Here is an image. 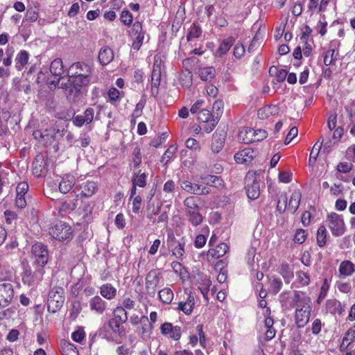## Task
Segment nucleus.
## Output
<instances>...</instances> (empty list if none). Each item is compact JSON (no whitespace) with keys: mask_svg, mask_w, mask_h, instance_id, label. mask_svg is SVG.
<instances>
[{"mask_svg":"<svg viewBox=\"0 0 355 355\" xmlns=\"http://www.w3.org/2000/svg\"><path fill=\"white\" fill-rule=\"evenodd\" d=\"M50 73L52 76L51 79L47 74V71L41 70L37 75V81L39 83H46L50 89L55 88L64 73V68L62 59L55 58L53 60L49 67Z\"/></svg>","mask_w":355,"mask_h":355,"instance_id":"nucleus-1","label":"nucleus"},{"mask_svg":"<svg viewBox=\"0 0 355 355\" xmlns=\"http://www.w3.org/2000/svg\"><path fill=\"white\" fill-rule=\"evenodd\" d=\"M33 264L38 268V273L42 276L44 274L43 268L49 261V250L47 247L42 243H35L31 248Z\"/></svg>","mask_w":355,"mask_h":355,"instance_id":"nucleus-2","label":"nucleus"},{"mask_svg":"<svg viewBox=\"0 0 355 355\" xmlns=\"http://www.w3.org/2000/svg\"><path fill=\"white\" fill-rule=\"evenodd\" d=\"M301 193L298 190L294 191L289 199L288 203H287V197L285 194H282L279 196L277 209L279 213H283L286 210L290 211L291 213H295L297 209L300 200H301Z\"/></svg>","mask_w":355,"mask_h":355,"instance_id":"nucleus-3","label":"nucleus"},{"mask_svg":"<svg viewBox=\"0 0 355 355\" xmlns=\"http://www.w3.org/2000/svg\"><path fill=\"white\" fill-rule=\"evenodd\" d=\"M49 234L59 241H69L73 238L71 227L64 222H58L49 228Z\"/></svg>","mask_w":355,"mask_h":355,"instance_id":"nucleus-4","label":"nucleus"},{"mask_svg":"<svg viewBox=\"0 0 355 355\" xmlns=\"http://www.w3.org/2000/svg\"><path fill=\"white\" fill-rule=\"evenodd\" d=\"M327 225L334 236H341L345 232V223L341 215L336 213H331L328 215Z\"/></svg>","mask_w":355,"mask_h":355,"instance_id":"nucleus-5","label":"nucleus"},{"mask_svg":"<svg viewBox=\"0 0 355 355\" xmlns=\"http://www.w3.org/2000/svg\"><path fill=\"white\" fill-rule=\"evenodd\" d=\"M127 313L119 312L120 314H116V312H114V317L108 322L109 328L113 333L118 334L121 337L124 336L125 333L123 324L128 320Z\"/></svg>","mask_w":355,"mask_h":355,"instance_id":"nucleus-6","label":"nucleus"},{"mask_svg":"<svg viewBox=\"0 0 355 355\" xmlns=\"http://www.w3.org/2000/svg\"><path fill=\"white\" fill-rule=\"evenodd\" d=\"M64 302L63 291L61 288L52 289L49 294L47 301L48 311L60 310Z\"/></svg>","mask_w":355,"mask_h":355,"instance_id":"nucleus-7","label":"nucleus"},{"mask_svg":"<svg viewBox=\"0 0 355 355\" xmlns=\"http://www.w3.org/2000/svg\"><path fill=\"white\" fill-rule=\"evenodd\" d=\"M14 295V289L10 282H0V309L5 308L11 302Z\"/></svg>","mask_w":355,"mask_h":355,"instance_id":"nucleus-8","label":"nucleus"},{"mask_svg":"<svg viewBox=\"0 0 355 355\" xmlns=\"http://www.w3.org/2000/svg\"><path fill=\"white\" fill-rule=\"evenodd\" d=\"M162 280L161 273L156 270H150L146 277V288L149 295L154 296L157 286Z\"/></svg>","mask_w":355,"mask_h":355,"instance_id":"nucleus-9","label":"nucleus"},{"mask_svg":"<svg viewBox=\"0 0 355 355\" xmlns=\"http://www.w3.org/2000/svg\"><path fill=\"white\" fill-rule=\"evenodd\" d=\"M130 36L133 40L132 46L135 50L138 51L144 40V32L142 31L141 24L137 21L133 24L130 31Z\"/></svg>","mask_w":355,"mask_h":355,"instance_id":"nucleus-10","label":"nucleus"},{"mask_svg":"<svg viewBox=\"0 0 355 355\" xmlns=\"http://www.w3.org/2000/svg\"><path fill=\"white\" fill-rule=\"evenodd\" d=\"M91 74L92 69L90 66L83 62H76L71 64L67 71V76L90 77Z\"/></svg>","mask_w":355,"mask_h":355,"instance_id":"nucleus-11","label":"nucleus"},{"mask_svg":"<svg viewBox=\"0 0 355 355\" xmlns=\"http://www.w3.org/2000/svg\"><path fill=\"white\" fill-rule=\"evenodd\" d=\"M161 334L178 341L182 336V329L179 326H173L171 322H164L160 327Z\"/></svg>","mask_w":355,"mask_h":355,"instance_id":"nucleus-12","label":"nucleus"},{"mask_svg":"<svg viewBox=\"0 0 355 355\" xmlns=\"http://www.w3.org/2000/svg\"><path fill=\"white\" fill-rule=\"evenodd\" d=\"M137 331L144 340H148L153 331V324L146 315H141Z\"/></svg>","mask_w":355,"mask_h":355,"instance_id":"nucleus-13","label":"nucleus"},{"mask_svg":"<svg viewBox=\"0 0 355 355\" xmlns=\"http://www.w3.org/2000/svg\"><path fill=\"white\" fill-rule=\"evenodd\" d=\"M181 188L188 193L196 195H204L209 193V188L198 184H193L189 181L184 180L180 182Z\"/></svg>","mask_w":355,"mask_h":355,"instance_id":"nucleus-14","label":"nucleus"},{"mask_svg":"<svg viewBox=\"0 0 355 355\" xmlns=\"http://www.w3.org/2000/svg\"><path fill=\"white\" fill-rule=\"evenodd\" d=\"M28 190V185L26 182H22L17 184L16 188L15 205L19 208H24L26 206L25 195Z\"/></svg>","mask_w":355,"mask_h":355,"instance_id":"nucleus-15","label":"nucleus"},{"mask_svg":"<svg viewBox=\"0 0 355 355\" xmlns=\"http://www.w3.org/2000/svg\"><path fill=\"white\" fill-rule=\"evenodd\" d=\"M78 190L82 197L89 198L98 191V184L94 181L87 180L78 186Z\"/></svg>","mask_w":355,"mask_h":355,"instance_id":"nucleus-16","label":"nucleus"},{"mask_svg":"<svg viewBox=\"0 0 355 355\" xmlns=\"http://www.w3.org/2000/svg\"><path fill=\"white\" fill-rule=\"evenodd\" d=\"M94 111L92 108H87L83 114L76 115L73 118V123L77 127H81L84 124L90 123L94 119Z\"/></svg>","mask_w":355,"mask_h":355,"instance_id":"nucleus-17","label":"nucleus"},{"mask_svg":"<svg viewBox=\"0 0 355 355\" xmlns=\"http://www.w3.org/2000/svg\"><path fill=\"white\" fill-rule=\"evenodd\" d=\"M255 156L254 151L250 148H245L234 155V159L238 164H247L250 162Z\"/></svg>","mask_w":355,"mask_h":355,"instance_id":"nucleus-18","label":"nucleus"},{"mask_svg":"<svg viewBox=\"0 0 355 355\" xmlns=\"http://www.w3.org/2000/svg\"><path fill=\"white\" fill-rule=\"evenodd\" d=\"M246 193L248 197L251 200L259 198L260 195L259 184L254 178L252 180L250 177L247 178Z\"/></svg>","mask_w":355,"mask_h":355,"instance_id":"nucleus-19","label":"nucleus"},{"mask_svg":"<svg viewBox=\"0 0 355 355\" xmlns=\"http://www.w3.org/2000/svg\"><path fill=\"white\" fill-rule=\"evenodd\" d=\"M184 245L185 243L184 242L176 241L175 236L171 234V241L169 247L171 248L173 256L177 259H182L185 253Z\"/></svg>","mask_w":355,"mask_h":355,"instance_id":"nucleus-20","label":"nucleus"},{"mask_svg":"<svg viewBox=\"0 0 355 355\" xmlns=\"http://www.w3.org/2000/svg\"><path fill=\"white\" fill-rule=\"evenodd\" d=\"M76 183V180L73 175L66 174L62 178L59 183V191L62 193H69L73 187Z\"/></svg>","mask_w":355,"mask_h":355,"instance_id":"nucleus-21","label":"nucleus"},{"mask_svg":"<svg viewBox=\"0 0 355 355\" xmlns=\"http://www.w3.org/2000/svg\"><path fill=\"white\" fill-rule=\"evenodd\" d=\"M160 67L154 64L151 76V92L154 96H155L158 93V87L160 84Z\"/></svg>","mask_w":355,"mask_h":355,"instance_id":"nucleus-22","label":"nucleus"},{"mask_svg":"<svg viewBox=\"0 0 355 355\" xmlns=\"http://www.w3.org/2000/svg\"><path fill=\"white\" fill-rule=\"evenodd\" d=\"M55 130L54 128L46 129L44 132L36 130L33 132V136L37 139H40L45 144L51 143L55 137Z\"/></svg>","mask_w":355,"mask_h":355,"instance_id":"nucleus-23","label":"nucleus"},{"mask_svg":"<svg viewBox=\"0 0 355 355\" xmlns=\"http://www.w3.org/2000/svg\"><path fill=\"white\" fill-rule=\"evenodd\" d=\"M186 301H181L179 303L180 311H193L196 308V304L198 302V300L196 299L195 295L191 293H187Z\"/></svg>","mask_w":355,"mask_h":355,"instance_id":"nucleus-24","label":"nucleus"},{"mask_svg":"<svg viewBox=\"0 0 355 355\" xmlns=\"http://www.w3.org/2000/svg\"><path fill=\"white\" fill-rule=\"evenodd\" d=\"M68 80L76 89L79 90L83 87H87L89 84L91 79L90 77L68 76Z\"/></svg>","mask_w":355,"mask_h":355,"instance_id":"nucleus-25","label":"nucleus"},{"mask_svg":"<svg viewBox=\"0 0 355 355\" xmlns=\"http://www.w3.org/2000/svg\"><path fill=\"white\" fill-rule=\"evenodd\" d=\"M279 111V109L277 105H266L258 110L257 115L260 119H265L271 115L278 114Z\"/></svg>","mask_w":355,"mask_h":355,"instance_id":"nucleus-26","label":"nucleus"},{"mask_svg":"<svg viewBox=\"0 0 355 355\" xmlns=\"http://www.w3.org/2000/svg\"><path fill=\"white\" fill-rule=\"evenodd\" d=\"M114 58L112 50L109 47H103L98 53V60L102 65L108 64Z\"/></svg>","mask_w":355,"mask_h":355,"instance_id":"nucleus-27","label":"nucleus"},{"mask_svg":"<svg viewBox=\"0 0 355 355\" xmlns=\"http://www.w3.org/2000/svg\"><path fill=\"white\" fill-rule=\"evenodd\" d=\"M254 129L249 128H242L239 132L238 139L239 141L250 144L253 142Z\"/></svg>","mask_w":355,"mask_h":355,"instance_id":"nucleus-28","label":"nucleus"},{"mask_svg":"<svg viewBox=\"0 0 355 355\" xmlns=\"http://www.w3.org/2000/svg\"><path fill=\"white\" fill-rule=\"evenodd\" d=\"M355 271V266L349 261H343L339 266V274L340 277H345L350 276Z\"/></svg>","mask_w":355,"mask_h":355,"instance_id":"nucleus-29","label":"nucleus"},{"mask_svg":"<svg viewBox=\"0 0 355 355\" xmlns=\"http://www.w3.org/2000/svg\"><path fill=\"white\" fill-rule=\"evenodd\" d=\"M233 43L234 40L232 37H228L227 39L223 40L216 51L215 55L217 57H222L225 55L233 45Z\"/></svg>","mask_w":355,"mask_h":355,"instance_id":"nucleus-30","label":"nucleus"},{"mask_svg":"<svg viewBox=\"0 0 355 355\" xmlns=\"http://www.w3.org/2000/svg\"><path fill=\"white\" fill-rule=\"evenodd\" d=\"M60 352L62 355H79L76 345L65 340L60 344Z\"/></svg>","mask_w":355,"mask_h":355,"instance_id":"nucleus-31","label":"nucleus"},{"mask_svg":"<svg viewBox=\"0 0 355 355\" xmlns=\"http://www.w3.org/2000/svg\"><path fill=\"white\" fill-rule=\"evenodd\" d=\"M229 247L226 243H222L218 245L215 248L210 249L208 254L213 258H220L225 254L227 252Z\"/></svg>","mask_w":355,"mask_h":355,"instance_id":"nucleus-32","label":"nucleus"},{"mask_svg":"<svg viewBox=\"0 0 355 355\" xmlns=\"http://www.w3.org/2000/svg\"><path fill=\"white\" fill-rule=\"evenodd\" d=\"M28 59L29 55L28 52L24 50L20 51L15 58V67L17 69L21 71L28 63Z\"/></svg>","mask_w":355,"mask_h":355,"instance_id":"nucleus-33","label":"nucleus"},{"mask_svg":"<svg viewBox=\"0 0 355 355\" xmlns=\"http://www.w3.org/2000/svg\"><path fill=\"white\" fill-rule=\"evenodd\" d=\"M101 295L107 299H113L116 295V289L110 284H105L100 288Z\"/></svg>","mask_w":355,"mask_h":355,"instance_id":"nucleus-34","label":"nucleus"},{"mask_svg":"<svg viewBox=\"0 0 355 355\" xmlns=\"http://www.w3.org/2000/svg\"><path fill=\"white\" fill-rule=\"evenodd\" d=\"M42 276H41L38 273V268H37V274L33 275L32 271L31 270H26L24 272L22 280L24 284L28 285H32L35 283V281H40L42 279Z\"/></svg>","mask_w":355,"mask_h":355,"instance_id":"nucleus-35","label":"nucleus"},{"mask_svg":"<svg viewBox=\"0 0 355 355\" xmlns=\"http://www.w3.org/2000/svg\"><path fill=\"white\" fill-rule=\"evenodd\" d=\"M198 74L202 80L207 81L214 78L216 71L212 67H205L199 69Z\"/></svg>","mask_w":355,"mask_h":355,"instance_id":"nucleus-36","label":"nucleus"},{"mask_svg":"<svg viewBox=\"0 0 355 355\" xmlns=\"http://www.w3.org/2000/svg\"><path fill=\"white\" fill-rule=\"evenodd\" d=\"M184 205L185 207L186 214L191 212L192 211L199 210L197 199L193 196L187 198L184 201Z\"/></svg>","mask_w":355,"mask_h":355,"instance_id":"nucleus-37","label":"nucleus"},{"mask_svg":"<svg viewBox=\"0 0 355 355\" xmlns=\"http://www.w3.org/2000/svg\"><path fill=\"white\" fill-rule=\"evenodd\" d=\"M311 312H295V322L298 327H303L308 322Z\"/></svg>","mask_w":355,"mask_h":355,"instance_id":"nucleus-38","label":"nucleus"},{"mask_svg":"<svg viewBox=\"0 0 355 355\" xmlns=\"http://www.w3.org/2000/svg\"><path fill=\"white\" fill-rule=\"evenodd\" d=\"M173 292L169 288H164L159 292V297L162 302L169 304L173 299Z\"/></svg>","mask_w":355,"mask_h":355,"instance_id":"nucleus-39","label":"nucleus"},{"mask_svg":"<svg viewBox=\"0 0 355 355\" xmlns=\"http://www.w3.org/2000/svg\"><path fill=\"white\" fill-rule=\"evenodd\" d=\"M90 308L94 311H103L105 309V302L100 297L96 296L90 300Z\"/></svg>","mask_w":355,"mask_h":355,"instance_id":"nucleus-40","label":"nucleus"},{"mask_svg":"<svg viewBox=\"0 0 355 355\" xmlns=\"http://www.w3.org/2000/svg\"><path fill=\"white\" fill-rule=\"evenodd\" d=\"M225 138L223 136L217 137L216 135H214V139L211 144V150L214 153H218L223 148Z\"/></svg>","mask_w":355,"mask_h":355,"instance_id":"nucleus-41","label":"nucleus"},{"mask_svg":"<svg viewBox=\"0 0 355 355\" xmlns=\"http://www.w3.org/2000/svg\"><path fill=\"white\" fill-rule=\"evenodd\" d=\"M189 222L194 226L199 225L203 220L202 215L200 214L199 210L191 211L187 214Z\"/></svg>","mask_w":355,"mask_h":355,"instance_id":"nucleus-42","label":"nucleus"},{"mask_svg":"<svg viewBox=\"0 0 355 355\" xmlns=\"http://www.w3.org/2000/svg\"><path fill=\"white\" fill-rule=\"evenodd\" d=\"M180 84L182 87H189L192 84V74L191 72L186 70L180 77Z\"/></svg>","mask_w":355,"mask_h":355,"instance_id":"nucleus-43","label":"nucleus"},{"mask_svg":"<svg viewBox=\"0 0 355 355\" xmlns=\"http://www.w3.org/2000/svg\"><path fill=\"white\" fill-rule=\"evenodd\" d=\"M202 33L201 28L196 24H193L189 30L187 34V40L191 41L195 38H198Z\"/></svg>","mask_w":355,"mask_h":355,"instance_id":"nucleus-44","label":"nucleus"},{"mask_svg":"<svg viewBox=\"0 0 355 355\" xmlns=\"http://www.w3.org/2000/svg\"><path fill=\"white\" fill-rule=\"evenodd\" d=\"M327 230L325 227L320 226L317 232V242L319 246H324L326 243Z\"/></svg>","mask_w":355,"mask_h":355,"instance_id":"nucleus-45","label":"nucleus"},{"mask_svg":"<svg viewBox=\"0 0 355 355\" xmlns=\"http://www.w3.org/2000/svg\"><path fill=\"white\" fill-rule=\"evenodd\" d=\"M185 146L187 148L195 152L201 150L200 142L193 137H189L186 140Z\"/></svg>","mask_w":355,"mask_h":355,"instance_id":"nucleus-46","label":"nucleus"},{"mask_svg":"<svg viewBox=\"0 0 355 355\" xmlns=\"http://www.w3.org/2000/svg\"><path fill=\"white\" fill-rule=\"evenodd\" d=\"M282 286V282L280 279L272 278L270 282L269 291L273 294H276L281 290Z\"/></svg>","mask_w":355,"mask_h":355,"instance_id":"nucleus-47","label":"nucleus"},{"mask_svg":"<svg viewBox=\"0 0 355 355\" xmlns=\"http://www.w3.org/2000/svg\"><path fill=\"white\" fill-rule=\"evenodd\" d=\"M178 147L175 145H171L164 153L161 162L166 164L173 156L177 151Z\"/></svg>","mask_w":355,"mask_h":355,"instance_id":"nucleus-48","label":"nucleus"},{"mask_svg":"<svg viewBox=\"0 0 355 355\" xmlns=\"http://www.w3.org/2000/svg\"><path fill=\"white\" fill-rule=\"evenodd\" d=\"M130 202H131L132 211L135 214H138L141 206V197L140 196H137L134 197V198H130Z\"/></svg>","mask_w":355,"mask_h":355,"instance_id":"nucleus-49","label":"nucleus"},{"mask_svg":"<svg viewBox=\"0 0 355 355\" xmlns=\"http://www.w3.org/2000/svg\"><path fill=\"white\" fill-rule=\"evenodd\" d=\"M269 72L270 73H276V78L278 82L284 81L288 75L286 70H285V69H279V70L275 67H270Z\"/></svg>","mask_w":355,"mask_h":355,"instance_id":"nucleus-50","label":"nucleus"},{"mask_svg":"<svg viewBox=\"0 0 355 355\" xmlns=\"http://www.w3.org/2000/svg\"><path fill=\"white\" fill-rule=\"evenodd\" d=\"M315 29L317 32L323 36L327 33V22L324 17H321L318 22Z\"/></svg>","mask_w":355,"mask_h":355,"instance_id":"nucleus-51","label":"nucleus"},{"mask_svg":"<svg viewBox=\"0 0 355 355\" xmlns=\"http://www.w3.org/2000/svg\"><path fill=\"white\" fill-rule=\"evenodd\" d=\"M307 234L304 230L298 229L295 232L293 241L296 243L302 244L306 239Z\"/></svg>","mask_w":355,"mask_h":355,"instance_id":"nucleus-52","label":"nucleus"},{"mask_svg":"<svg viewBox=\"0 0 355 355\" xmlns=\"http://www.w3.org/2000/svg\"><path fill=\"white\" fill-rule=\"evenodd\" d=\"M212 114L209 110L202 109L200 110L198 115V120L201 123H207L211 118Z\"/></svg>","mask_w":355,"mask_h":355,"instance_id":"nucleus-53","label":"nucleus"},{"mask_svg":"<svg viewBox=\"0 0 355 355\" xmlns=\"http://www.w3.org/2000/svg\"><path fill=\"white\" fill-rule=\"evenodd\" d=\"M334 54L335 51L334 49H329L324 53L323 62L326 66H329L334 62L336 60Z\"/></svg>","mask_w":355,"mask_h":355,"instance_id":"nucleus-54","label":"nucleus"},{"mask_svg":"<svg viewBox=\"0 0 355 355\" xmlns=\"http://www.w3.org/2000/svg\"><path fill=\"white\" fill-rule=\"evenodd\" d=\"M85 331L83 329H78L72 333L71 338L76 343H82L85 340Z\"/></svg>","mask_w":355,"mask_h":355,"instance_id":"nucleus-55","label":"nucleus"},{"mask_svg":"<svg viewBox=\"0 0 355 355\" xmlns=\"http://www.w3.org/2000/svg\"><path fill=\"white\" fill-rule=\"evenodd\" d=\"M132 184L139 187H144L146 184V175L145 173L135 175L132 179Z\"/></svg>","mask_w":355,"mask_h":355,"instance_id":"nucleus-56","label":"nucleus"},{"mask_svg":"<svg viewBox=\"0 0 355 355\" xmlns=\"http://www.w3.org/2000/svg\"><path fill=\"white\" fill-rule=\"evenodd\" d=\"M343 339L344 341L351 345L355 340V325L349 328L345 334Z\"/></svg>","mask_w":355,"mask_h":355,"instance_id":"nucleus-57","label":"nucleus"},{"mask_svg":"<svg viewBox=\"0 0 355 355\" xmlns=\"http://www.w3.org/2000/svg\"><path fill=\"white\" fill-rule=\"evenodd\" d=\"M202 283L199 284L198 288L200 290L202 294L205 297L208 294L209 288L211 286V282L207 278L202 279Z\"/></svg>","mask_w":355,"mask_h":355,"instance_id":"nucleus-58","label":"nucleus"},{"mask_svg":"<svg viewBox=\"0 0 355 355\" xmlns=\"http://www.w3.org/2000/svg\"><path fill=\"white\" fill-rule=\"evenodd\" d=\"M329 286L330 284L329 280L327 279H324L320 288L318 300H322L323 299H324L329 291Z\"/></svg>","mask_w":355,"mask_h":355,"instance_id":"nucleus-59","label":"nucleus"},{"mask_svg":"<svg viewBox=\"0 0 355 355\" xmlns=\"http://www.w3.org/2000/svg\"><path fill=\"white\" fill-rule=\"evenodd\" d=\"M281 274L286 283H289L293 278V272L290 270L288 266H282Z\"/></svg>","mask_w":355,"mask_h":355,"instance_id":"nucleus-60","label":"nucleus"},{"mask_svg":"<svg viewBox=\"0 0 355 355\" xmlns=\"http://www.w3.org/2000/svg\"><path fill=\"white\" fill-rule=\"evenodd\" d=\"M253 142H257L263 140L267 137V132L265 130L258 129L254 130Z\"/></svg>","mask_w":355,"mask_h":355,"instance_id":"nucleus-61","label":"nucleus"},{"mask_svg":"<svg viewBox=\"0 0 355 355\" xmlns=\"http://www.w3.org/2000/svg\"><path fill=\"white\" fill-rule=\"evenodd\" d=\"M121 21L125 25H130L132 22L133 17L130 11L123 10L121 13Z\"/></svg>","mask_w":355,"mask_h":355,"instance_id":"nucleus-62","label":"nucleus"},{"mask_svg":"<svg viewBox=\"0 0 355 355\" xmlns=\"http://www.w3.org/2000/svg\"><path fill=\"white\" fill-rule=\"evenodd\" d=\"M196 331L198 332V340L200 341V345L203 348H205L206 347V341H207V340H206L205 334L204 331H203L202 325V324L197 325Z\"/></svg>","mask_w":355,"mask_h":355,"instance_id":"nucleus-63","label":"nucleus"},{"mask_svg":"<svg viewBox=\"0 0 355 355\" xmlns=\"http://www.w3.org/2000/svg\"><path fill=\"white\" fill-rule=\"evenodd\" d=\"M110 101L112 103L116 102L120 97V92L114 87H112L107 92Z\"/></svg>","mask_w":355,"mask_h":355,"instance_id":"nucleus-64","label":"nucleus"}]
</instances>
